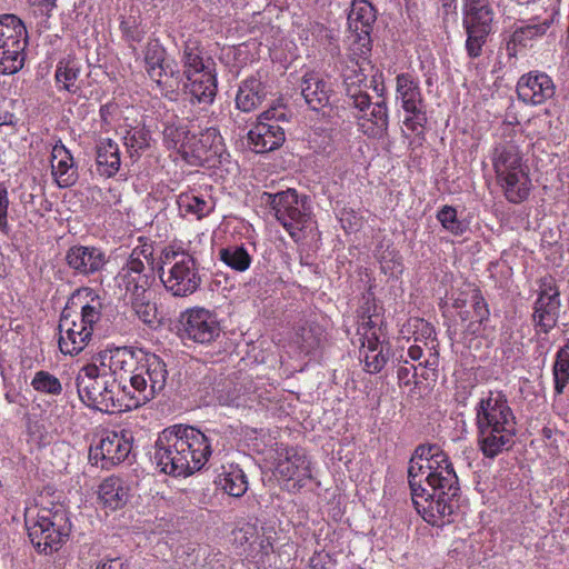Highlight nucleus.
Listing matches in <instances>:
<instances>
[{"mask_svg":"<svg viewBox=\"0 0 569 569\" xmlns=\"http://www.w3.org/2000/svg\"><path fill=\"white\" fill-rule=\"evenodd\" d=\"M411 499L418 513L433 525L450 522L460 492L458 476L448 455L438 446L416 448L408 467Z\"/></svg>","mask_w":569,"mask_h":569,"instance_id":"nucleus-1","label":"nucleus"},{"mask_svg":"<svg viewBox=\"0 0 569 569\" xmlns=\"http://www.w3.org/2000/svg\"><path fill=\"white\" fill-rule=\"evenodd\" d=\"M211 437L187 425L163 429L154 445L152 461L160 472L188 477L199 471L212 453Z\"/></svg>","mask_w":569,"mask_h":569,"instance_id":"nucleus-2","label":"nucleus"},{"mask_svg":"<svg viewBox=\"0 0 569 569\" xmlns=\"http://www.w3.org/2000/svg\"><path fill=\"white\" fill-rule=\"evenodd\" d=\"M479 449L493 459L515 445L517 419L507 396L500 390L483 393L475 407Z\"/></svg>","mask_w":569,"mask_h":569,"instance_id":"nucleus-3","label":"nucleus"},{"mask_svg":"<svg viewBox=\"0 0 569 569\" xmlns=\"http://www.w3.org/2000/svg\"><path fill=\"white\" fill-rule=\"evenodd\" d=\"M520 141H522V133L517 132L509 124L505 126L491 157L498 183L507 200L512 203L525 201L531 188L528 167L519 149Z\"/></svg>","mask_w":569,"mask_h":569,"instance_id":"nucleus-4","label":"nucleus"},{"mask_svg":"<svg viewBox=\"0 0 569 569\" xmlns=\"http://www.w3.org/2000/svg\"><path fill=\"white\" fill-rule=\"evenodd\" d=\"M76 386L80 400L89 408L110 413L131 407L124 402L130 395L128 387L121 386L98 363L83 366L76 377Z\"/></svg>","mask_w":569,"mask_h":569,"instance_id":"nucleus-5","label":"nucleus"},{"mask_svg":"<svg viewBox=\"0 0 569 569\" xmlns=\"http://www.w3.org/2000/svg\"><path fill=\"white\" fill-rule=\"evenodd\" d=\"M261 206L269 208L277 221L295 242L306 238L315 224L310 199L296 189L288 188L278 192L263 191L259 194Z\"/></svg>","mask_w":569,"mask_h":569,"instance_id":"nucleus-6","label":"nucleus"},{"mask_svg":"<svg viewBox=\"0 0 569 569\" xmlns=\"http://www.w3.org/2000/svg\"><path fill=\"white\" fill-rule=\"evenodd\" d=\"M158 273L164 289L173 297H188L201 286L199 262L182 247L168 246L161 250Z\"/></svg>","mask_w":569,"mask_h":569,"instance_id":"nucleus-7","label":"nucleus"},{"mask_svg":"<svg viewBox=\"0 0 569 569\" xmlns=\"http://www.w3.org/2000/svg\"><path fill=\"white\" fill-rule=\"evenodd\" d=\"M26 523L31 543L46 555L59 550L71 531L68 512L62 506L41 509L34 519H27Z\"/></svg>","mask_w":569,"mask_h":569,"instance_id":"nucleus-8","label":"nucleus"},{"mask_svg":"<svg viewBox=\"0 0 569 569\" xmlns=\"http://www.w3.org/2000/svg\"><path fill=\"white\" fill-rule=\"evenodd\" d=\"M101 318L100 303H86L80 315L63 311L59 320V349L63 355L77 356L89 345L93 327Z\"/></svg>","mask_w":569,"mask_h":569,"instance_id":"nucleus-9","label":"nucleus"},{"mask_svg":"<svg viewBox=\"0 0 569 569\" xmlns=\"http://www.w3.org/2000/svg\"><path fill=\"white\" fill-rule=\"evenodd\" d=\"M152 252L150 244L136 247L120 269L117 281L124 289V299L150 292L154 279Z\"/></svg>","mask_w":569,"mask_h":569,"instance_id":"nucleus-10","label":"nucleus"},{"mask_svg":"<svg viewBox=\"0 0 569 569\" xmlns=\"http://www.w3.org/2000/svg\"><path fill=\"white\" fill-rule=\"evenodd\" d=\"M168 371L163 360L157 355H146L136 369L134 375L130 376L129 400L131 406L139 407L152 400L156 395L161 392L167 382Z\"/></svg>","mask_w":569,"mask_h":569,"instance_id":"nucleus-11","label":"nucleus"},{"mask_svg":"<svg viewBox=\"0 0 569 569\" xmlns=\"http://www.w3.org/2000/svg\"><path fill=\"white\" fill-rule=\"evenodd\" d=\"M396 98L406 112L403 124L418 136L423 133L428 118L419 81L409 73L396 78Z\"/></svg>","mask_w":569,"mask_h":569,"instance_id":"nucleus-12","label":"nucleus"},{"mask_svg":"<svg viewBox=\"0 0 569 569\" xmlns=\"http://www.w3.org/2000/svg\"><path fill=\"white\" fill-rule=\"evenodd\" d=\"M287 116L282 106L271 107L263 111L258 122L248 132V140L253 151L264 153L279 148L286 137L279 121H286Z\"/></svg>","mask_w":569,"mask_h":569,"instance_id":"nucleus-13","label":"nucleus"},{"mask_svg":"<svg viewBox=\"0 0 569 569\" xmlns=\"http://www.w3.org/2000/svg\"><path fill=\"white\" fill-rule=\"evenodd\" d=\"M227 156L223 139L216 128H208L199 136L191 134L182 159L190 166L217 167Z\"/></svg>","mask_w":569,"mask_h":569,"instance_id":"nucleus-14","label":"nucleus"},{"mask_svg":"<svg viewBox=\"0 0 569 569\" xmlns=\"http://www.w3.org/2000/svg\"><path fill=\"white\" fill-rule=\"evenodd\" d=\"M132 436L126 431H104L99 443L91 446L89 460L102 469H109L128 459L132 450Z\"/></svg>","mask_w":569,"mask_h":569,"instance_id":"nucleus-15","label":"nucleus"},{"mask_svg":"<svg viewBox=\"0 0 569 569\" xmlns=\"http://www.w3.org/2000/svg\"><path fill=\"white\" fill-rule=\"evenodd\" d=\"M376 18V10L368 0L352 1L348 22L357 39L351 44V51L363 61L371 51L370 32Z\"/></svg>","mask_w":569,"mask_h":569,"instance_id":"nucleus-16","label":"nucleus"},{"mask_svg":"<svg viewBox=\"0 0 569 569\" xmlns=\"http://www.w3.org/2000/svg\"><path fill=\"white\" fill-rule=\"evenodd\" d=\"M182 338L198 345H210L220 336L217 317L204 308H193L181 317Z\"/></svg>","mask_w":569,"mask_h":569,"instance_id":"nucleus-17","label":"nucleus"},{"mask_svg":"<svg viewBox=\"0 0 569 569\" xmlns=\"http://www.w3.org/2000/svg\"><path fill=\"white\" fill-rule=\"evenodd\" d=\"M64 261L73 274L90 277L103 271L109 257L100 247L74 244L67 250Z\"/></svg>","mask_w":569,"mask_h":569,"instance_id":"nucleus-18","label":"nucleus"},{"mask_svg":"<svg viewBox=\"0 0 569 569\" xmlns=\"http://www.w3.org/2000/svg\"><path fill=\"white\" fill-rule=\"evenodd\" d=\"M274 473L283 480H295L303 486L311 479L310 461L303 450L293 447H280L277 449V463Z\"/></svg>","mask_w":569,"mask_h":569,"instance_id":"nucleus-19","label":"nucleus"},{"mask_svg":"<svg viewBox=\"0 0 569 569\" xmlns=\"http://www.w3.org/2000/svg\"><path fill=\"white\" fill-rule=\"evenodd\" d=\"M93 363H98L103 371L121 382L127 376L134 375L140 361L131 348L118 347L97 353Z\"/></svg>","mask_w":569,"mask_h":569,"instance_id":"nucleus-20","label":"nucleus"},{"mask_svg":"<svg viewBox=\"0 0 569 569\" xmlns=\"http://www.w3.org/2000/svg\"><path fill=\"white\" fill-rule=\"evenodd\" d=\"M555 91L552 79L545 72H529L517 83L518 98L527 104H542L555 96Z\"/></svg>","mask_w":569,"mask_h":569,"instance_id":"nucleus-21","label":"nucleus"},{"mask_svg":"<svg viewBox=\"0 0 569 569\" xmlns=\"http://www.w3.org/2000/svg\"><path fill=\"white\" fill-rule=\"evenodd\" d=\"M180 62L186 79H191V77H197L207 71L214 72V61L206 54L204 48L197 38H188L183 41L180 49Z\"/></svg>","mask_w":569,"mask_h":569,"instance_id":"nucleus-22","label":"nucleus"},{"mask_svg":"<svg viewBox=\"0 0 569 569\" xmlns=\"http://www.w3.org/2000/svg\"><path fill=\"white\" fill-rule=\"evenodd\" d=\"M559 308L558 289L551 286L542 289L535 302L533 312V320L542 332L548 333L557 325Z\"/></svg>","mask_w":569,"mask_h":569,"instance_id":"nucleus-23","label":"nucleus"},{"mask_svg":"<svg viewBox=\"0 0 569 569\" xmlns=\"http://www.w3.org/2000/svg\"><path fill=\"white\" fill-rule=\"evenodd\" d=\"M301 94L312 110H320L329 104L332 93L331 83L318 72H307L301 81Z\"/></svg>","mask_w":569,"mask_h":569,"instance_id":"nucleus-24","label":"nucleus"},{"mask_svg":"<svg viewBox=\"0 0 569 569\" xmlns=\"http://www.w3.org/2000/svg\"><path fill=\"white\" fill-rule=\"evenodd\" d=\"M51 174L60 188L74 184L78 179L73 157L61 141L51 150Z\"/></svg>","mask_w":569,"mask_h":569,"instance_id":"nucleus-25","label":"nucleus"},{"mask_svg":"<svg viewBox=\"0 0 569 569\" xmlns=\"http://www.w3.org/2000/svg\"><path fill=\"white\" fill-rule=\"evenodd\" d=\"M361 131L371 138H382L386 136L389 126L388 107L386 101L371 103L369 109L359 111L356 116Z\"/></svg>","mask_w":569,"mask_h":569,"instance_id":"nucleus-26","label":"nucleus"},{"mask_svg":"<svg viewBox=\"0 0 569 569\" xmlns=\"http://www.w3.org/2000/svg\"><path fill=\"white\" fill-rule=\"evenodd\" d=\"M267 94V87L259 77H248L239 84L236 106L242 112H251L262 104Z\"/></svg>","mask_w":569,"mask_h":569,"instance_id":"nucleus-27","label":"nucleus"},{"mask_svg":"<svg viewBox=\"0 0 569 569\" xmlns=\"http://www.w3.org/2000/svg\"><path fill=\"white\" fill-rule=\"evenodd\" d=\"M359 70H352L345 74L346 103L358 111H365L371 106L370 97L367 92V77L362 72L361 64L357 61Z\"/></svg>","mask_w":569,"mask_h":569,"instance_id":"nucleus-28","label":"nucleus"},{"mask_svg":"<svg viewBox=\"0 0 569 569\" xmlns=\"http://www.w3.org/2000/svg\"><path fill=\"white\" fill-rule=\"evenodd\" d=\"M81 73V64L74 57L68 56L58 61L54 71V81L59 91H67L71 94H78L81 87L78 79Z\"/></svg>","mask_w":569,"mask_h":569,"instance_id":"nucleus-29","label":"nucleus"},{"mask_svg":"<svg viewBox=\"0 0 569 569\" xmlns=\"http://www.w3.org/2000/svg\"><path fill=\"white\" fill-rule=\"evenodd\" d=\"M27 29L22 20L14 14L0 16V47L26 48Z\"/></svg>","mask_w":569,"mask_h":569,"instance_id":"nucleus-30","label":"nucleus"},{"mask_svg":"<svg viewBox=\"0 0 569 569\" xmlns=\"http://www.w3.org/2000/svg\"><path fill=\"white\" fill-rule=\"evenodd\" d=\"M96 163L99 173L106 178L113 177L120 168V151L111 139H101L96 147Z\"/></svg>","mask_w":569,"mask_h":569,"instance_id":"nucleus-31","label":"nucleus"},{"mask_svg":"<svg viewBox=\"0 0 569 569\" xmlns=\"http://www.w3.org/2000/svg\"><path fill=\"white\" fill-rule=\"evenodd\" d=\"M182 216H194L198 220L208 217L214 210V201L210 196L197 194L192 191L182 192L177 198Z\"/></svg>","mask_w":569,"mask_h":569,"instance_id":"nucleus-32","label":"nucleus"},{"mask_svg":"<svg viewBox=\"0 0 569 569\" xmlns=\"http://www.w3.org/2000/svg\"><path fill=\"white\" fill-rule=\"evenodd\" d=\"M187 80L186 88L192 101L204 104L212 103L217 94V77L214 72L207 71Z\"/></svg>","mask_w":569,"mask_h":569,"instance_id":"nucleus-33","label":"nucleus"},{"mask_svg":"<svg viewBox=\"0 0 569 569\" xmlns=\"http://www.w3.org/2000/svg\"><path fill=\"white\" fill-rule=\"evenodd\" d=\"M216 483L231 497H242L248 490L247 476L237 465L222 466Z\"/></svg>","mask_w":569,"mask_h":569,"instance_id":"nucleus-34","label":"nucleus"},{"mask_svg":"<svg viewBox=\"0 0 569 569\" xmlns=\"http://www.w3.org/2000/svg\"><path fill=\"white\" fill-rule=\"evenodd\" d=\"M129 490L126 482L118 477H109L99 487V498L104 506L116 510L126 505Z\"/></svg>","mask_w":569,"mask_h":569,"instance_id":"nucleus-35","label":"nucleus"},{"mask_svg":"<svg viewBox=\"0 0 569 569\" xmlns=\"http://www.w3.org/2000/svg\"><path fill=\"white\" fill-rule=\"evenodd\" d=\"M552 21V18L543 21H539L538 18L530 19L528 23L520 24L515 28L510 38V43L515 47H526L530 40L542 37L550 28Z\"/></svg>","mask_w":569,"mask_h":569,"instance_id":"nucleus-36","label":"nucleus"},{"mask_svg":"<svg viewBox=\"0 0 569 569\" xmlns=\"http://www.w3.org/2000/svg\"><path fill=\"white\" fill-rule=\"evenodd\" d=\"M219 259L230 269L237 272L247 271L252 262V257L243 244H230L219 249Z\"/></svg>","mask_w":569,"mask_h":569,"instance_id":"nucleus-37","label":"nucleus"},{"mask_svg":"<svg viewBox=\"0 0 569 569\" xmlns=\"http://www.w3.org/2000/svg\"><path fill=\"white\" fill-rule=\"evenodd\" d=\"M124 300L143 323L150 327L158 323V308L151 299V291L144 295H136Z\"/></svg>","mask_w":569,"mask_h":569,"instance_id":"nucleus-38","label":"nucleus"},{"mask_svg":"<svg viewBox=\"0 0 569 569\" xmlns=\"http://www.w3.org/2000/svg\"><path fill=\"white\" fill-rule=\"evenodd\" d=\"M552 377L555 392L557 395L563 393L569 383V339L556 353L555 363L552 366Z\"/></svg>","mask_w":569,"mask_h":569,"instance_id":"nucleus-39","label":"nucleus"},{"mask_svg":"<svg viewBox=\"0 0 569 569\" xmlns=\"http://www.w3.org/2000/svg\"><path fill=\"white\" fill-rule=\"evenodd\" d=\"M463 28L466 30L479 31L481 33H491L493 27L492 8L477 9L463 12Z\"/></svg>","mask_w":569,"mask_h":569,"instance_id":"nucleus-40","label":"nucleus"},{"mask_svg":"<svg viewBox=\"0 0 569 569\" xmlns=\"http://www.w3.org/2000/svg\"><path fill=\"white\" fill-rule=\"evenodd\" d=\"M191 134L181 123H169L163 129V142L168 149L176 150L182 157L190 141Z\"/></svg>","mask_w":569,"mask_h":569,"instance_id":"nucleus-41","label":"nucleus"},{"mask_svg":"<svg viewBox=\"0 0 569 569\" xmlns=\"http://www.w3.org/2000/svg\"><path fill=\"white\" fill-rule=\"evenodd\" d=\"M157 68L156 72L158 76H149L151 80H153L158 88L163 92L172 91L174 87H177L180 82L181 72L177 68L176 62H162L160 64L154 66Z\"/></svg>","mask_w":569,"mask_h":569,"instance_id":"nucleus-42","label":"nucleus"},{"mask_svg":"<svg viewBox=\"0 0 569 569\" xmlns=\"http://www.w3.org/2000/svg\"><path fill=\"white\" fill-rule=\"evenodd\" d=\"M24 49L0 47V73L13 74L20 71L24 64Z\"/></svg>","mask_w":569,"mask_h":569,"instance_id":"nucleus-43","label":"nucleus"},{"mask_svg":"<svg viewBox=\"0 0 569 569\" xmlns=\"http://www.w3.org/2000/svg\"><path fill=\"white\" fill-rule=\"evenodd\" d=\"M30 385L36 391L49 396H59L62 392L60 380L44 370L37 371Z\"/></svg>","mask_w":569,"mask_h":569,"instance_id":"nucleus-44","label":"nucleus"},{"mask_svg":"<svg viewBox=\"0 0 569 569\" xmlns=\"http://www.w3.org/2000/svg\"><path fill=\"white\" fill-rule=\"evenodd\" d=\"M437 219L443 229L455 236H461L468 228L462 220L458 219L457 210L451 206H443L437 212Z\"/></svg>","mask_w":569,"mask_h":569,"instance_id":"nucleus-45","label":"nucleus"},{"mask_svg":"<svg viewBox=\"0 0 569 569\" xmlns=\"http://www.w3.org/2000/svg\"><path fill=\"white\" fill-rule=\"evenodd\" d=\"M166 61V49L159 40H150L144 49V68L148 76H158L154 66Z\"/></svg>","mask_w":569,"mask_h":569,"instance_id":"nucleus-46","label":"nucleus"},{"mask_svg":"<svg viewBox=\"0 0 569 569\" xmlns=\"http://www.w3.org/2000/svg\"><path fill=\"white\" fill-rule=\"evenodd\" d=\"M123 143L130 156L134 157L149 147L150 134L144 129L134 128L127 131Z\"/></svg>","mask_w":569,"mask_h":569,"instance_id":"nucleus-47","label":"nucleus"},{"mask_svg":"<svg viewBox=\"0 0 569 569\" xmlns=\"http://www.w3.org/2000/svg\"><path fill=\"white\" fill-rule=\"evenodd\" d=\"M371 322L372 321L369 319L359 328V335H361L360 355H363L366 351L373 352L379 349H386L380 342L376 331H372Z\"/></svg>","mask_w":569,"mask_h":569,"instance_id":"nucleus-48","label":"nucleus"},{"mask_svg":"<svg viewBox=\"0 0 569 569\" xmlns=\"http://www.w3.org/2000/svg\"><path fill=\"white\" fill-rule=\"evenodd\" d=\"M365 363V370L368 373H378L382 370L389 359V349H379L378 351L360 355Z\"/></svg>","mask_w":569,"mask_h":569,"instance_id":"nucleus-49","label":"nucleus"},{"mask_svg":"<svg viewBox=\"0 0 569 569\" xmlns=\"http://www.w3.org/2000/svg\"><path fill=\"white\" fill-rule=\"evenodd\" d=\"M120 30L127 41L140 42L144 37V31L140 28L134 17H122Z\"/></svg>","mask_w":569,"mask_h":569,"instance_id":"nucleus-50","label":"nucleus"},{"mask_svg":"<svg viewBox=\"0 0 569 569\" xmlns=\"http://www.w3.org/2000/svg\"><path fill=\"white\" fill-rule=\"evenodd\" d=\"M466 50L470 58H478L482 53V47L487 41L489 33H481L479 31L466 30Z\"/></svg>","mask_w":569,"mask_h":569,"instance_id":"nucleus-51","label":"nucleus"},{"mask_svg":"<svg viewBox=\"0 0 569 569\" xmlns=\"http://www.w3.org/2000/svg\"><path fill=\"white\" fill-rule=\"evenodd\" d=\"M301 340V347L307 353L316 350L322 340L321 328L318 326L302 328Z\"/></svg>","mask_w":569,"mask_h":569,"instance_id":"nucleus-52","label":"nucleus"},{"mask_svg":"<svg viewBox=\"0 0 569 569\" xmlns=\"http://www.w3.org/2000/svg\"><path fill=\"white\" fill-rule=\"evenodd\" d=\"M471 303L473 309L475 318L479 323L489 319L490 310L488 303L486 302L483 296L481 295L479 289L473 288L471 290Z\"/></svg>","mask_w":569,"mask_h":569,"instance_id":"nucleus-53","label":"nucleus"},{"mask_svg":"<svg viewBox=\"0 0 569 569\" xmlns=\"http://www.w3.org/2000/svg\"><path fill=\"white\" fill-rule=\"evenodd\" d=\"M219 402L224 406L247 407L249 406L246 395L240 393V389L234 388L233 391L221 393L218 397Z\"/></svg>","mask_w":569,"mask_h":569,"instance_id":"nucleus-54","label":"nucleus"},{"mask_svg":"<svg viewBox=\"0 0 569 569\" xmlns=\"http://www.w3.org/2000/svg\"><path fill=\"white\" fill-rule=\"evenodd\" d=\"M417 376V367L410 365L407 360L403 365L399 366L397 377L400 386H409Z\"/></svg>","mask_w":569,"mask_h":569,"instance_id":"nucleus-55","label":"nucleus"},{"mask_svg":"<svg viewBox=\"0 0 569 569\" xmlns=\"http://www.w3.org/2000/svg\"><path fill=\"white\" fill-rule=\"evenodd\" d=\"M256 535V527L251 523H244L242 527L233 531L234 540L243 545L250 541Z\"/></svg>","mask_w":569,"mask_h":569,"instance_id":"nucleus-56","label":"nucleus"},{"mask_svg":"<svg viewBox=\"0 0 569 569\" xmlns=\"http://www.w3.org/2000/svg\"><path fill=\"white\" fill-rule=\"evenodd\" d=\"M330 559L328 556L319 555L310 559V569H330Z\"/></svg>","mask_w":569,"mask_h":569,"instance_id":"nucleus-57","label":"nucleus"},{"mask_svg":"<svg viewBox=\"0 0 569 569\" xmlns=\"http://www.w3.org/2000/svg\"><path fill=\"white\" fill-rule=\"evenodd\" d=\"M488 0H463V12L489 8Z\"/></svg>","mask_w":569,"mask_h":569,"instance_id":"nucleus-58","label":"nucleus"},{"mask_svg":"<svg viewBox=\"0 0 569 569\" xmlns=\"http://www.w3.org/2000/svg\"><path fill=\"white\" fill-rule=\"evenodd\" d=\"M420 366H422L423 368L429 369L431 371H436L439 366L438 352L436 350L430 351L429 356L425 359L423 362L420 363Z\"/></svg>","mask_w":569,"mask_h":569,"instance_id":"nucleus-59","label":"nucleus"},{"mask_svg":"<svg viewBox=\"0 0 569 569\" xmlns=\"http://www.w3.org/2000/svg\"><path fill=\"white\" fill-rule=\"evenodd\" d=\"M96 569H123L122 562L119 559H108L101 561Z\"/></svg>","mask_w":569,"mask_h":569,"instance_id":"nucleus-60","label":"nucleus"},{"mask_svg":"<svg viewBox=\"0 0 569 569\" xmlns=\"http://www.w3.org/2000/svg\"><path fill=\"white\" fill-rule=\"evenodd\" d=\"M9 199L7 188L0 183V212H8Z\"/></svg>","mask_w":569,"mask_h":569,"instance_id":"nucleus-61","label":"nucleus"},{"mask_svg":"<svg viewBox=\"0 0 569 569\" xmlns=\"http://www.w3.org/2000/svg\"><path fill=\"white\" fill-rule=\"evenodd\" d=\"M14 114L9 111H0V127L1 126H13Z\"/></svg>","mask_w":569,"mask_h":569,"instance_id":"nucleus-62","label":"nucleus"},{"mask_svg":"<svg viewBox=\"0 0 569 569\" xmlns=\"http://www.w3.org/2000/svg\"><path fill=\"white\" fill-rule=\"evenodd\" d=\"M0 231L3 234H9L11 231L10 224L8 222V212H0Z\"/></svg>","mask_w":569,"mask_h":569,"instance_id":"nucleus-63","label":"nucleus"},{"mask_svg":"<svg viewBox=\"0 0 569 569\" xmlns=\"http://www.w3.org/2000/svg\"><path fill=\"white\" fill-rule=\"evenodd\" d=\"M422 355L423 352L420 346L415 345L408 349V356L412 361L419 360L422 357Z\"/></svg>","mask_w":569,"mask_h":569,"instance_id":"nucleus-64","label":"nucleus"}]
</instances>
